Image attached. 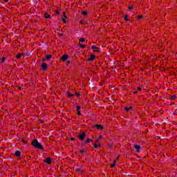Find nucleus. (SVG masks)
<instances>
[{
	"label": "nucleus",
	"instance_id": "6",
	"mask_svg": "<svg viewBox=\"0 0 177 177\" xmlns=\"http://www.w3.org/2000/svg\"><path fill=\"white\" fill-rule=\"evenodd\" d=\"M61 59L63 62H66V60L68 59V55L67 54H64Z\"/></svg>",
	"mask_w": 177,
	"mask_h": 177
},
{
	"label": "nucleus",
	"instance_id": "18",
	"mask_svg": "<svg viewBox=\"0 0 177 177\" xmlns=\"http://www.w3.org/2000/svg\"><path fill=\"white\" fill-rule=\"evenodd\" d=\"M75 171H77V172H80V174H82V170H81V169H80V168H76L75 169Z\"/></svg>",
	"mask_w": 177,
	"mask_h": 177
},
{
	"label": "nucleus",
	"instance_id": "3",
	"mask_svg": "<svg viewBox=\"0 0 177 177\" xmlns=\"http://www.w3.org/2000/svg\"><path fill=\"white\" fill-rule=\"evenodd\" d=\"M86 136V134L85 133H82L81 134L79 135V139L80 140H84L85 139V137Z\"/></svg>",
	"mask_w": 177,
	"mask_h": 177
},
{
	"label": "nucleus",
	"instance_id": "33",
	"mask_svg": "<svg viewBox=\"0 0 177 177\" xmlns=\"http://www.w3.org/2000/svg\"><path fill=\"white\" fill-rule=\"evenodd\" d=\"M80 24H85V22H84V21H80Z\"/></svg>",
	"mask_w": 177,
	"mask_h": 177
},
{
	"label": "nucleus",
	"instance_id": "14",
	"mask_svg": "<svg viewBox=\"0 0 177 177\" xmlns=\"http://www.w3.org/2000/svg\"><path fill=\"white\" fill-rule=\"evenodd\" d=\"M67 93H68V96H69V97H73L75 96V94H71L68 91H67Z\"/></svg>",
	"mask_w": 177,
	"mask_h": 177
},
{
	"label": "nucleus",
	"instance_id": "4",
	"mask_svg": "<svg viewBox=\"0 0 177 177\" xmlns=\"http://www.w3.org/2000/svg\"><path fill=\"white\" fill-rule=\"evenodd\" d=\"M93 128H97V129H101V130L104 129V127H103V125L102 124H95L93 126Z\"/></svg>",
	"mask_w": 177,
	"mask_h": 177
},
{
	"label": "nucleus",
	"instance_id": "11",
	"mask_svg": "<svg viewBox=\"0 0 177 177\" xmlns=\"http://www.w3.org/2000/svg\"><path fill=\"white\" fill-rule=\"evenodd\" d=\"M15 156L17 157H20V156H21V152L20 151H15Z\"/></svg>",
	"mask_w": 177,
	"mask_h": 177
},
{
	"label": "nucleus",
	"instance_id": "28",
	"mask_svg": "<svg viewBox=\"0 0 177 177\" xmlns=\"http://www.w3.org/2000/svg\"><path fill=\"white\" fill-rule=\"evenodd\" d=\"M76 109H77V111H80V110H81V106H77Z\"/></svg>",
	"mask_w": 177,
	"mask_h": 177
},
{
	"label": "nucleus",
	"instance_id": "17",
	"mask_svg": "<svg viewBox=\"0 0 177 177\" xmlns=\"http://www.w3.org/2000/svg\"><path fill=\"white\" fill-rule=\"evenodd\" d=\"M131 109H132V106H130V107L126 106V107H124V110H126L127 112L129 111V110H131Z\"/></svg>",
	"mask_w": 177,
	"mask_h": 177
},
{
	"label": "nucleus",
	"instance_id": "8",
	"mask_svg": "<svg viewBox=\"0 0 177 177\" xmlns=\"http://www.w3.org/2000/svg\"><path fill=\"white\" fill-rule=\"evenodd\" d=\"M44 162H46V164H51L52 163V158H47L45 160H44Z\"/></svg>",
	"mask_w": 177,
	"mask_h": 177
},
{
	"label": "nucleus",
	"instance_id": "12",
	"mask_svg": "<svg viewBox=\"0 0 177 177\" xmlns=\"http://www.w3.org/2000/svg\"><path fill=\"white\" fill-rule=\"evenodd\" d=\"M45 19H50V15L48 12L44 14Z\"/></svg>",
	"mask_w": 177,
	"mask_h": 177
},
{
	"label": "nucleus",
	"instance_id": "29",
	"mask_svg": "<svg viewBox=\"0 0 177 177\" xmlns=\"http://www.w3.org/2000/svg\"><path fill=\"white\" fill-rule=\"evenodd\" d=\"M94 148L97 149V142H95V144H94Z\"/></svg>",
	"mask_w": 177,
	"mask_h": 177
},
{
	"label": "nucleus",
	"instance_id": "34",
	"mask_svg": "<svg viewBox=\"0 0 177 177\" xmlns=\"http://www.w3.org/2000/svg\"><path fill=\"white\" fill-rule=\"evenodd\" d=\"M77 115H81V111H77Z\"/></svg>",
	"mask_w": 177,
	"mask_h": 177
},
{
	"label": "nucleus",
	"instance_id": "27",
	"mask_svg": "<svg viewBox=\"0 0 177 177\" xmlns=\"http://www.w3.org/2000/svg\"><path fill=\"white\" fill-rule=\"evenodd\" d=\"M79 45H80V47L82 48H85V45H84V44H81L80 43H79Z\"/></svg>",
	"mask_w": 177,
	"mask_h": 177
},
{
	"label": "nucleus",
	"instance_id": "2",
	"mask_svg": "<svg viewBox=\"0 0 177 177\" xmlns=\"http://www.w3.org/2000/svg\"><path fill=\"white\" fill-rule=\"evenodd\" d=\"M41 68H42V70L44 71H46V70H48V65L46 64V63H45V62H43L42 64H41Z\"/></svg>",
	"mask_w": 177,
	"mask_h": 177
},
{
	"label": "nucleus",
	"instance_id": "22",
	"mask_svg": "<svg viewBox=\"0 0 177 177\" xmlns=\"http://www.w3.org/2000/svg\"><path fill=\"white\" fill-rule=\"evenodd\" d=\"M102 138V136H100L97 139L95 140V142L97 143V141H99L100 140H101Z\"/></svg>",
	"mask_w": 177,
	"mask_h": 177
},
{
	"label": "nucleus",
	"instance_id": "26",
	"mask_svg": "<svg viewBox=\"0 0 177 177\" xmlns=\"http://www.w3.org/2000/svg\"><path fill=\"white\" fill-rule=\"evenodd\" d=\"M21 57V53L17 55V59H20Z\"/></svg>",
	"mask_w": 177,
	"mask_h": 177
},
{
	"label": "nucleus",
	"instance_id": "40",
	"mask_svg": "<svg viewBox=\"0 0 177 177\" xmlns=\"http://www.w3.org/2000/svg\"><path fill=\"white\" fill-rule=\"evenodd\" d=\"M133 93L134 95H136V93H138V91H134V92H133Z\"/></svg>",
	"mask_w": 177,
	"mask_h": 177
},
{
	"label": "nucleus",
	"instance_id": "42",
	"mask_svg": "<svg viewBox=\"0 0 177 177\" xmlns=\"http://www.w3.org/2000/svg\"><path fill=\"white\" fill-rule=\"evenodd\" d=\"M71 140H75V138H73V137H71Z\"/></svg>",
	"mask_w": 177,
	"mask_h": 177
},
{
	"label": "nucleus",
	"instance_id": "37",
	"mask_svg": "<svg viewBox=\"0 0 177 177\" xmlns=\"http://www.w3.org/2000/svg\"><path fill=\"white\" fill-rule=\"evenodd\" d=\"M21 56H26V53H22L21 54Z\"/></svg>",
	"mask_w": 177,
	"mask_h": 177
},
{
	"label": "nucleus",
	"instance_id": "23",
	"mask_svg": "<svg viewBox=\"0 0 177 177\" xmlns=\"http://www.w3.org/2000/svg\"><path fill=\"white\" fill-rule=\"evenodd\" d=\"M82 15H83V16H86V15H88V12H86V11H83V12H82Z\"/></svg>",
	"mask_w": 177,
	"mask_h": 177
},
{
	"label": "nucleus",
	"instance_id": "24",
	"mask_svg": "<svg viewBox=\"0 0 177 177\" xmlns=\"http://www.w3.org/2000/svg\"><path fill=\"white\" fill-rule=\"evenodd\" d=\"M125 21H128L129 19H128V15H124V17Z\"/></svg>",
	"mask_w": 177,
	"mask_h": 177
},
{
	"label": "nucleus",
	"instance_id": "5",
	"mask_svg": "<svg viewBox=\"0 0 177 177\" xmlns=\"http://www.w3.org/2000/svg\"><path fill=\"white\" fill-rule=\"evenodd\" d=\"M133 147H134V149H136V151H137V153H140V145H133Z\"/></svg>",
	"mask_w": 177,
	"mask_h": 177
},
{
	"label": "nucleus",
	"instance_id": "43",
	"mask_svg": "<svg viewBox=\"0 0 177 177\" xmlns=\"http://www.w3.org/2000/svg\"><path fill=\"white\" fill-rule=\"evenodd\" d=\"M59 35V37H63V34L62 33H60Z\"/></svg>",
	"mask_w": 177,
	"mask_h": 177
},
{
	"label": "nucleus",
	"instance_id": "16",
	"mask_svg": "<svg viewBox=\"0 0 177 177\" xmlns=\"http://www.w3.org/2000/svg\"><path fill=\"white\" fill-rule=\"evenodd\" d=\"M175 99H176V95H173L171 96L170 100H175Z\"/></svg>",
	"mask_w": 177,
	"mask_h": 177
},
{
	"label": "nucleus",
	"instance_id": "44",
	"mask_svg": "<svg viewBox=\"0 0 177 177\" xmlns=\"http://www.w3.org/2000/svg\"><path fill=\"white\" fill-rule=\"evenodd\" d=\"M4 2H9V0H3Z\"/></svg>",
	"mask_w": 177,
	"mask_h": 177
},
{
	"label": "nucleus",
	"instance_id": "15",
	"mask_svg": "<svg viewBox=\"0 0 177 177\" xmlns=\"http://www.w3.org/2000/svg\"><path fill=\"white\" fill-rule=\"evenodd\" d=\"M115 162H117V160H115L113 161V163L111 165V168H114L115 167Z\"/></svg>",
	"mask_w": 177,
	"mask_h": 177
},
{
	"label": "nucleus",
	"instance_id": "39",
	"mask_svg": "<svg viewBox=\"0 0 177 177\" xmlns=\"http://www.w3.org/2000/svg\"><path fill=\"white\" fill-rule=\"evenodd\" d=\"M64 17L66 19L67 17V16H66V13L64 12Z\"/></svg>",
	"mask_w": 177,
	"mask_h": 177
},
{
	"label": "nucleus",
	"instance_id": "31",
	"mask_svg": "<svg viewBox=\"0 0 177 177\" xmlns=\"http://www.w3.org/2000/svg\"><path fill=\"white\" fill-rule=\"evenodd\" d=\"M132 9H133V6H129V10H132Z\"/></svg>",
	"mask_w": 177,
	"mask_h": 177
},
{
	"label": "nucleus",
	"instance_id": "38",
	"mask_svg": "<svg viewBox=\"0 0 177 177\" xmlns=\"http://www.w3.org/2000/svg\"><path fill=\"white\" fill-rule=\"evenodd\" d=\"M68 64H70V61H67L66 62V66H68Z\"/></svg>",
	"mask_w": 177,
	"mask_h": 177
},
{
	"label": "nucleus",
	"instance_id": "48",
	"mask_svg": "<svg viewBox=\"0 0 177 177\" xmlns=\"http://www.w3.org/2000/svg\"><path fill=\"white\" fill-rule=\"evenodd\" d=\"M18 89H21V88L19 87V88H18Z\"/></svg>",
	"mask_w": 177,
	"mask_h": 177
},
{
	"label": "nucleus",
	"instance_id": "36",
	"mask_svg": "<svg viewBox=\"0 0 177 177\" xmlns=\"http://www.w3.org/2000/svg\"><path fill=\"white\" fill-rule=\"evenodd\" d=\"M55 13H57V15H60V12H59L58 10H57Z\"/></svg>",
	"mask_w": 177,
	"mask_h": 177
},
{
	"label": "nucleus",
	"instance_id": "25",
	"mask_svg": "<svg viewBox=\"0 0 177 177\" xmlns=\"http://www.w3.org/2000/svg\"><path fill=\"white\" fill-rule=\"evenodd\" d=\"M6 59V58H5V57H1V63H4Z\"/></svg>",
	"mask_w": 177,
	"mask_h": 177
},
{
	"label": "nucleus",
	"instance_id": "45",
	"mask_svg": "<svg viewBox=\"0 0 177 177\" xmlns=\"http://www.w3.org/2000/svg\"><path fill=\"white\" fill-rule=\"evenodd\" d=\"M10 93H13V91H9Z\"/></svg>",
	"mask_w": 177,
	"mask_h": 177
},
{
	"label": "nucleus",
	"instance_id": "9",
	"mask_svg": "<svg viewBox=\"0 0 177 177\" xmlns=\"http://www.w3.org/2000/svg\"><path fill=\"white\" fill-rule=\"evenodd\" d=\"M95 55H91L90 57L88 59V62H92V60H95Z\"/></svg>",
	"mask_w": 177,
	"mask_h": 177
},
{
	"label": "nucleus",
	"instance_id": "19",
	"mask_svg": "<svg viewBox=\"0 0 177 177\" xmlns=\"http://www.w3.org/2000/svg\"><path fill=\"white\" fill-rule=\"evenodd\" d=\"M91 142H92V139L87 138V140L85 141V143H91Z\"/></svg>",
	"mask_w": 177,
	"mask_h": 177
},
{
	"label": "nucleus",
	"instance_id": "1",
	"mask_svg": "<svg viewBox=\"0 0 177 177\" xmlns=\"http://www.w3.org/2000/svg\"><path fill=\"white\" fill-rule=\"evenodd\" d=\"M32 145L34 147L35 149H39V150H44V147H42V145H41L37 139L32 140Z\"/></svg>",
	"mask_w": 177,
	"mask_h": 177
},
{
	"label": "nucleus",
	"instance_id": "32",
	"mask_svg": "<svg viewBox=\"0 0 177 177\" xmlns=\"http://www.w3.org/2000/svg\"><path fill=\"white\" fill-rule=\"evenodd\" d=\"M75 96H77V97L80 96V93H76V94H75Z\"/></svg>",
	"mask_w": 177,
	"mask_h": 177
},
{
	"label": "nucleus",
	"instance_id": "30",
	"mask_svg": "<svg viewBox=\"0 0 177 177\" xmlns=\"http://www.w3.org/2000/svg\"><path fill=\"white\" fill-rule=\"evenodd\" d=\"M62 21L64 24L67 23V21H66V19L64 18H62Z\"/></svg>",
	"mask_w": 177,
	"mask_h": 177
},
{
	"label": "nucleus",
	"instance_id": "7",
	"mask_svg": "<svg viewBox=\"0 0 177 177\" xmlns=\"http://www.w3.org/2000/svg\"><path fill=\"white\" fill-rule=\"evenodd\" d=\"M91 49L93 50V52H98V53L100 52V50H98L99 48L96 47V46H92Z\"/></svg>",
	"mask_w": 177,
	"mask_h": 177
},
{
	"label": "nucleus",
	"instance_id": "46",
	"mask_svg": "<svg viewBox=\"0 0 177 177\" xmlns=\"http://www.w3.org/2000/svg\"><path fill=\"white\" fill-rule=\"evenodd\" d=\"M42 60H46V57L43 58Z\"/></svg>",
	"mask_w": 177,
	"mask_h": 177
},
{
	"label": "nucleus",
	"instance_id": "35",
	"mask_svg": "<svg viewBox=\"0 0 177 177\" xmlns=\"http://www.w3.org/2000/svg\"><path fill=\"white\" fill-rule=\"evenodd\" d=\"M85 145H86V143H85V141L84 142H82V146H85Z\"/></svg>",
	"mask_w": 177,
	"mask_h": 177
},
{
	"label": "nucleus",
	"instance_id": "21",
	"mask_svg": "<svg viewBox=\"0 0 177 177\" xmlns=\"http://www.w3.org/2000/svg\"><path fill=\"white\" fill-rule=\"evenodd\" d=\"M137 19H138V20H140V19H143V15H139V16H138V17H137Z\"/></svg>",
	"mask_w": 177,
	"mask_h": 177
},
{
	"label": "nucleus",
	"instance_id": "10",
	"mask_svg": "<svg viewBox=\"0 0 177 177\" xmlns=\"http://www.w3.org/2000/svg\"><path fill=\"white\" fill-rule=\"evenodd\" d=\"M80 154H85V153H86V149H80Z\"/></svg>",
	"mask_w": 177,
	"mask_h": 177
},
{
	"label": "nucleus",
	"instance_id": "13",
	"mask_svg": "<svg viewBox=\"0 0 177 177\" xmlns=\"http://www.w3.org/2000/svg\"><path fill=\"white\" fill-rule=\"evenodd\" d=\"M49 59H52V55L50 54L46 56V60H49Z\"/></svg>",
	"mask_w": 177,
	"mask_h": 177
},
{
	"label": "nucleus",
	"instance_id": "47",
	"mask_svg": "<svg viewBox=\"0 0 177 177\" xmlns=\"http://www.w3.org/2000/svg\"><path fill=\"white\" fill-rule=\"evenodd\" d=\"M137 89H142V88H140V87H138V88H137Z\"/></svg>",
	"mask_w": 177,
	"mask_h": 177
},
{
	"label": "nucleus",
	"instance_id": "20",
	"mask_svg": "<svg viewBox=\"0 0 177 177\" xmlns=\"http://www.w3.org/2000/svg\"><path fill=\"white\" fill-rule=\"evenodd\" d=\"M83 43V42H85V39L84 38H80V44Z\"/></svg>",
	"mask_w": 177,
	"mask_h": 177
},
{
	"label": "nucleus",
	"instance_id": "41",
	"mask_svg": "<svg viewBox=\"0 0 177 177\" xmlns=\"http://www.w3.org/2000/svg\"><path fill=\"white\" fill-rule=\"evenodd\" d=\"M98 147H102V145L100 143L98 144Z\"/></svg>",
	"mask_w": 177,
	"mask_h": 177
}]
</instances>
